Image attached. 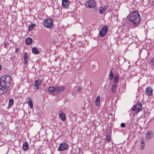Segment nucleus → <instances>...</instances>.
<instances>
[{"mask_svg":"<svg viewBox=\"0 0 154 154\" xmlns=\"http://www.w3.org/2000/svg\"><path fill=\"white\" fill-rule=\"evenodd\" d=\"M35 26V24H31L29 26L28 30L29 31H31L33 28Z\"/></svg>","mask_w":154,"mask_h":154,"instance_id":"27","label":"nucleus"},{"mask_svg":"<svg viewBox=\"0 0 154 154\" xmlns=\"http://www.w3.org/2000/svg\"><path fill=\"white\" fill-rule=\"evenodd\" d=\"M152 5H153V6L154 5V1L152 2Z\"/></svg>","mask_w":154,"mask_h":154,"instance_id":"34","label":"nucleus"},{"mask_svg":"<svg viewBox=\"0 0 154 154\" xmlns=\"http://www.w3.org/2000/svg\"><path fill=\"white\" fill-rule=\"evenodd\" d=\"M145 144H142L141 147V149H143L144 147Z\"/></svg>","mask_w":154,"mask_h":154,"instance_id":"32","label":"nucleus"},{"mask_svg":"<svg viewBox=\"0 0 154 154\" xmlns=\"http://www.w3.org/2000/svg\"><path fill=\"white\" fill-rule=\"evenodd\" d=\"M129 20L133 22L134 25H138L139 24L140 20L139 14L137 11L132 13L130 16Z\"/></svg>","mask_w":154,"mask_h":154,"instance_id":"2","label":"nucleus"},{"mask_svg":"<svg viewBox=\"0 0 154 154\" xmlns=\"http://www.w3.org/2000/svg\"><path fill=\"white\" fill-rule=\"evenodd\" d=\"M142 109V105L141 103H137L136 104L134 105L130 109V112H131V113L133 111L137 110V113L139 112Z\"/></svg>","mask_w":154,"mask_h":154,"instance_id":"3","label":"nucleus"},{"mask_svg":"<svg viewBox=\"0 0 154 154\" xmlns=\"http://www.w3.org/2000/svg\"><path fill=\"white\" fill-rule=\"evenodd\" d=\"M48 90L50 92L53 93L54 94H55V87H49L48 88Z\"/></svg>","mask_w":154,"mask_h":154,"instance_id":"20","label":"nucleus"},{"mask_svg":"<svg viewBox=\"0 0 154 154\" xmlns=\"http://www.w3.org/2000/svg\"><path fill=\"white\" fill-rule=\"evenodd\" d=\"M14 103V100L13 99H10L9 101L8 106L9 108H10L13 105Z\"/></svg>","mask_w":154,"mask_h":154,"instance_id":"26","label":"nucleus"},{"mask_svg":"<svg viewBox=\"0 0 154 154\" xmlns=\"http://www.w3.org/2000/svg\"><path fill=\"white\" fill-rule=\"evenodd\" d=\"M113 81L114 83L117 84L119 82V76L117 75H115L113 78Z\"/></svg>","mask_w":154,"mask_h":154,"instance_id":"24","label":"nucleus"},{"mask_svg":"<svg viewBox=\"0 0 154 154\" xmlns=\"http://www.w3.org/2000/svg\"><path fill=\"white\" fill-rule=\"evenodd\" d=\"M27 103L31 109L33 108V103H32L31 98L29 97L27 98Z\"/></svg>","mask_w":154,"mask_h":154,"instance_id":"17","label":"nucleus"},{"mask_svg":"<svg viewBox=\"0 0 154 154\" xmlns=\"http://www.w3.org/2000/svg\"><path fill=\"white\" fill-rule=\"evenodd\" d=\"M100 97L99 96L97 97L95 101V105L96 106H99L100 104Z\"/></svg>","mask_w":154,"mask_h":154,"instance_id":"19","label":"nucleus"},{"mask_svg":"<svg viewBox=\"0 0 154 154\" xmlns=\"http://www.w3.org/2000/svg\"><path fill=\"white\" fill-rule=\"evenodd\" d=\"M142 144H145V143L143 140L141 141Z\"/></svg>","mask_w":154,"mask_h":154,"instance_id":"33","label":"nucleus"},{"mask_svg":"<svg viewBox=\"0 0 154 154\" xmlns=\"http://www.w3.org/2000/svg\"><path fill=\"white\" fill-rule=\"evenodd\" d=\"M70 2L68 0H62V4L63 7L65 9L69 7Z\"/></svg>","mask_w":154,"mask_h":154,"instance_id":"8","label":"nucleus"},{"mask_svg":"<svg viewBox=\"0 0 154 154\" xmlns=\"http://www.w3.org/2000/svg\"><path fill=\"white\" fill-rule=\"evenodd\" d=\"M32 53L35 54H38L39 53L37 48L35 47H33L32 49Z\"/></svg>","mask_w":154,"mask_h":154,"instance_id":"23","label":"nucleus"},{"mask_svg":"<svg viewBox=\"0 0 154 154\" xmlns=\"http://www.w3.org/2000/svg\"><path fill=\"white\" fill-rule=\"evenodd\" d=\"M82 89V87H81V86H78L77 88V91H81Z\"/></svg>","mask_w":154,"mask_h":154,"instance_id":"30","label":"nucleus"},{"mask_svg":"<svg viewBox=\"0 0 154 154\" xmlns=\"http://www.w3.org/2000/svg\"><path fill=\"white\" fill-rule=\"evenodd\" d=\"M65 88L63 86H60L55 87V94L60 93Z\"/></svg>","mask_w":154,"mask_h":154,"instance_id":"10","label":"nucleus"},{"mask_svg":"<svg viewBox=\"0 0 154 154\" xmlns=\"http://www.w3.org/2000/svg\"><path fill=\"white\" fill-rule=\"evenodd\" d=\"M59 116L61 120L64 121L66 119V116L65 114L63 112H61L59 114Z\"/></svg>","mask_w":154,"mask_h":154,"instance_id":"16","label":"nucleus"},{"mask_svg":"<svg viewBox=\"0 0 154 154\" xmlns=\"http://www.w3.org/2000/svg\"><path fill=\"white\" fill-rule=\"evenodd\" d=\"M146 92L148 95L152 96V89L150 87H147L146 89Z\"/></svg>","mask_w":154,"mask_h":154,"instance_id":"12","label":"nucleus"},{"mask_svg":"<svg viewBox=\"0 0 154 154\" xmlns=\"http://www.w3.org/2000/svg\"><path fill=\"white\" fill-rule=\"evenodd\" d=\"M25 42L27 45H30L32 42V39L31 38L28 37L25 40Z\"/></svg>","mask_w":154,"mask_h":154,"instance_id":"18","label":"nucleus"},{"mask_svg":"<svg viewBox=\"0 0 154 154\" xmlns=\"http://www.w3.org/2000/svg\"><path fill=\"white\" fill-rule=\"evenodd\" d=\"M2 68V66H1V65H0V70H1Z\"/></svg>","mask_w":154,"mask_h":154,"instance_id":"35","label":"nucleus"},{"mask_svg":"<svg viewBox=\"0 0 154 154\" xmlns=\"http://www.w3.org/2000/svg\"><path fill=\"white\" fill-rule=\"evenodd\" d=\"M149 64L150 66L152 68L154 69V57L151 59L149 62Z\"/></svg>","mask_w":154,"mask_h":154,"instance_id":"22","label":"nucleus"},{"mask_svg":"<svg viewBox=\"0 0 154 154\" xmlns=\"http://www.w3.org/2000/svg\"><path fill=\"white\" fill-rule=\"evenodd\" d=\"M96 66L95 65H93V66H92V67H93L94 68V67H95Z\"/></svg>","mask_w":154,"mask_h":154,"instance_id":"36","label":"nucleus"},{"mask_svg":"<svg viewBox=\"0 0 154 154\" xmlns=\"http://www.w3.org/2000/svg\"><path fill=\"white\" fill-rule=\"evenodd\" d=\"M7 90L5 89L4 88L3 89L1 87V86H0V94H2L5 93Z\"/></svg>","mask_w":154,"mask_h":154,"instance_id":"28","label":"nucleus"},{"mask_svg":"<svg viewBox=\"0 0 154 154\" xmlns=\"http://www.w3.org/2000/svg\"><path fill=\"white\" fill-rule=\"evenodd\" d=\"M153 137V133L152 131H149L146 134V138L149 141V139H151Z\"/></svg>","mask_w":154,"mask_h":154,"instance_id":"9","label":"nucleus"},{"mask_svg":"<svg viewBox=\"0 0 154 154\" xmlns=\"http://www.w3.org/2000/svg\"><path fill=\"white\" fill-rule=\"evenodd\" d=\"M106 140L109 142L110 141L111 138L109 135H106Z\"/></svg>","mask_w":154,"mask_h":154,"instance_id":"29","label":"nucleus"},{"mask_svg":"<svg viewBox=\"0 0 154 154\" xmlns=\"http://www.w3.org/2000/svg\"><path fill=\"white\" fill-rule=\"evenodd\" d=\"M117 89V86L115 84H113L112 85V86L111 88V91L113 93H115Z\"/></svg>","mask_w":154,"mask_h":154,"instance_id":"21","label":"nucleus"},{"mask_svg":"<svg viewBox=\"0 0 154 154\" xmlns=\"http://www.w3.org/2000/svg\"><path fill=\"white\" fill-rule=\"evenodd\" d=\"M42 82L41 80L40 79H38L36 80L35 83L34 88L35 89H39V87L41 85Z\"/></svg>","mask_w":154,"mask_h":154,"instance_id":"11","label":"nucleus"},{"mask_svg":"<svg viewBox=\"0 0 154 154\" xmlns=\"http://www.w3.org/2000/svg\"><path fill=\"white\" fill-rule=\"evenodd\" d=\"M121 127L122 128H124L125 127V125L123 123H122L121 124Z\"/></svg>","mask_w":154,"mask_h":154,"instance_id":"31","label":"nucleus"},{"mask_svg":"<svg viewBox=\"0 0 154 154\" xmlns=\"http://www.w3.org/2000/svg\"><path fill=\"white\" fill-rule=\"evenodd\" d=\"M85 6L87 8H94L96 6L95 2L93 0L88 1L85 4Z\"/></svg>","mask_w":154,"mask_h":154,"instance_id":"5","label":"nucleus"},{"mask_svg":"<svg viewBox=\"0 0 154 154\" xmlns=\"http://www.w3.org/2000/svg\"><path fill=\"white\" fill-rule=\"evenodd\" d=\"M108 30V26L105 25L104 26L102 27L101 30L99 34V35H100L101 37L104 36L106 34Z\"/></svg>","mask_w":154,"mask_h":154,"instance_id":"6","label":"nucleus"},{"mask_svg":"<svg viewBox=\"0 0 154 154\" xmlns=\"http://www.w3.org/2000/svg\"><path fill=\"white\" fill-rule=\"evenodd\" d=\"M23 148L24 151H26L29 148V144L28 143L26 142H25L23 144Z\"/></svg>","mask_w":154,"mask_h":154,"instance_id":"15","label":"nucleus"},{"mask_svg":"<svg viewBox=\"0 0 154 154\" xmlns=\"http://www.w3.org/2000/svg\"><path fill=\"white\" fill-rule=\"evenodd\" d=\"M44 25L46 27H52L53 26V20L50 18L46 19L44 20Z\"/></svg>","mask_w":154,"mask_h":154,"instance_id":"4","label":"nucleus"},{"mask_svg":"<svg viewBox=\"0 0 154 154\" xmlns=\"http://www.w3.org/2000/svg\"><path fill=\"white\" fill-rule=\"evenodd\" d=\"M11 80L9 76H2L0 78V86L7 91L10 85Z\"/></svg>","mask_w":154,"mask_h":154,"instance_id":"1","label":"nucleus"},{"mask_svg":"<svg viewBox=\"0 0 154 154\" xmlns=\"http://www.w3.org/2000/svg\"><path fill=\"white\" fill-rule=\"evenodd\" d=\"M69 147V145L66 143H63L60 144V146L58 149V150L59 151H62L66 149Z\"/></svg>","mask_w":154,"mask_h":154,"instance_id":"7","label":"nucleus"},{"mask_svg":"<svg viewBox=\"0 0 154 154\" xmlns=\"http://www.w3.org/2000/svg\"><path fill=\"white\" fill-rule=\"evenodd\" d=\"M107 10V8L105 6H101L99 8V12L100 14H103L106 13V10Z\"/></svg>","mask_w":154,"mask_h":154,"instance_id":"13","label":"nucleus"},{"mask_svg":"<svg viewBox=\"0 0 154 154\" xmlns=\"http://www.w3.org/2000/svg\"><path fill=\"white\" fill-rule=\"evenodd\" d=\"M23 58L24 60V64H26L28 61V55L26 53H24L23 55Z\"/></svg>","mask_w":154,"mask_h":154,"instance_id":"14","label":"nucleus"},{"mask_svg":"<svg viewBox=\"0 0 154 154\" xmlns=\"http://www.w3.org/2000/svg\"><path fill=\"white\" fill-rule=\"evenodd\" d=\"M113 76L114 74L112 73V70H110L109 75V79L110 80H112L113 79Z\"/></svg>","mask_w":154,"mask_h":154,"instance_id":"25","label":"nucleus"}]
</instances>
